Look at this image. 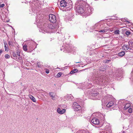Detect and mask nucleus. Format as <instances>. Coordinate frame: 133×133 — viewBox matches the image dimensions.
I'll return each instance as SVG.
<instances>
[{
    "instance_id": "obj_37",
    "label": "nucleus",
    "mask_w": 133,
    "mask_h": 133,
    "mask_svg": "<svg viewBox=\"0 0 133 133\" xmlns=\"http://www.w3.org/2000/svg\"><path fill=\"white\" fill-rule=\"evenodd\" d=\"M37 66L38 67H39V68H40V65H39L38 64V63H37Z\"/></svg>"
},
{
    "instance_id": "obj_38",
    "label": "nucleus",
    "mask_w": 133,
    "mask_h": 133,
    "mask_svg": "<svg viewBox=\"0 0 133 133\" xmlns=\"http://www.w3.org/2000/svg\"><path fill=\"white\" fill-rule=\"evenodd\" d=\"M126 22H127V23H129V22L128 21H126Z\"/></svg>"
},
{
    "instance_id": "obj_2",
    "label": "nucleus",
    "mask_w": 133,
    "mask_h": 133,
    "mask_svg": "<svg viewBox=\"0 0 133 133\" xmlns=\"http://www.w3.org/2000/svg\"><path fill=\"white\" fill-rule=\"evenodd\" d=\"M49 20L52 23H54L56 22V16L50 14L49 15Z\"/></svg>"
},
{
    "instance_id": "obj_24",
    "label": "nucleus",
    "mask_w": 133,
    "mask_h": 133,
    "mask_svg": "<svg viewBox=\"0 0 133 133\" xmlns=\"http://www.w3.org/2000/svg\"><path fill=\"white\" fill-rule=\"evenodd\" d=\"M125 34L128 36L131 34V32L129 31H127L125 32Z\"/></svg>"
},
{
    "instance_id": "obj_33",
    "label": "nucleus",
    "mask_w": 133,
    "mask_h": 133,
    "mask_svg": "<svg viewBox=\"0 0 133 133\" xmlns=\"http://www.w3.org/2000/svg\"><path fill=\"white\" fill-rule=\"evenodd\" d=\"M45 72L47 74H48L49 73V70L48 69H46L45 71Z\"/></svg>"
},
{
    "instance_id": "obj_32",
    "label": "nucleus",
    "mask_w": 133,
    "mask_h": 133,
    "mask_svg": "<svg viewBox=\"0 0 133 133\" xmlns=\"http://www.w3.org/2000/svg\"><path fill=\"white\" fill-rule=\"evenodd\" d=\"M4 6H5V4H1L0 5V6L2 8V7H4Z\"/></svg>"
},
{
    "instance_id": "obj_39",
    "label": "nucleus",
    "mask_w": 133,
    "mask_h": 133,
    "mask_svg": "<svg viewBox=\"0 0 133 133\" xmlns=\"http://www.w3.org/2000/svg\"><path fill=\"white\" fill-rule=\"evenodd\" d=\"M103 82V81H102V80H101V81H99V82Z\"/></svg>"
},
{
    "instance_id": "obj_41",
    "label": "nucleus",
    "mask_w": 133,
    "mask_h": 133,
    "mask_svg": "<svg viewBox=\"0 0 133 133\" xmlns=\"http://www.w3.org/2000/svg\"><path fill=\"white\" fill-rule=\"evenodd\" d=\"M98 79H99V80H98L99 81V80L100 79H99V78H98Z\"/></svg>"
},
{
    "instance_id": "obj_21",
    "label": "nucleus",
    "mask_w": 133,
    "mask_h": 133,
    "mask_svg": "<svg viewBox=\"0 0 133 133\" xmlns=\"http://www.w3.org/2000/svg\"><path fill=\"white\" fill-rule=\"evenodd\" d=\"M98 94V93L97 92H95L92 93L91 94V95L92 96H96Z\"/></svg>"
},
{
    "instance_id": "obj_7",
    "label": "nucleus",
    "mask_w": 133,
    "mask_h": 133,
    "mask_svg": "<svg viewBox=\"0 0 133 133\" xmlns=\"http://www.w3.org/2000/svg\"><path fill=\"white\" fill-rule=\"evenodd\" d=\"M84 11V14L87 15H90L91 13V10L89 9H88V8H85Z\"/></svg>"
},
{
    "instance_id": "obj_5",
    "label": "nucleus",
    "mask_w": 133,
    "mask_h": 133,
    "mask_svg": "<svg viewBox=\"0 0 133 133\" xmlns=\"http://www.w3.org/2000/svg\"><path fill=\"white\" fill-rule=\"evenodd\" d=\"M91 122L92 123L96 125H98L99 123V120L96 118H93L91 121Z\"/></svg>"
},
{
    "instance_id": "obj_43",
    "label": "nucleus",
    "mask_w": 133,
    "mask_h": 133,
    "mask_svg": "<svg viewBox=\"0 0 133 133\" xmlns=\"http://www.w3.org/2000/svg\"><path fill=\"white\" fill-rule=\"evenodd\" d=\"M61 50H62V49H61Z\"/></svg>"
},
{
    "instance_id": "obj_30",
    "label": "nucleus",
    "mask_w": 133,
    "mask_h": 133,
    "mask_svg": "<svg viewBox=\"0 0 133 133\" xmlns=\"http://www.w3.org/2000/svg\"><path fill=\"white\" fill-rule=\"evenodd\" d=\"M128 43L129 45H132L133 42L132 41H129L128 42Z\"/></svg>"
},
{
    "instance_id": "obj_42",
    "label": "nucleus",
    "mask_w": 133,
    "mask_h": 133,
    "mask_svg": "<svg viewBox=\"0 0 133 133\" xmlns=\"http://www.w3.org/2000/svg\"><path fill=\"white\" fill-rule=\"evenodd\" d=\"M102 116L103 117V115H102Z\"/></svg>"
},
{
    "instance_id": "obj_28",
    "label": "nucleus",
    "mask_w": 133,
    "mask_h": 133,
    "mask_svg": "<svg viewBox=\"0 0 133 133\" xmlns=\"http://www.w3.org/2000/svg\"><path fill=\"white\" fill-rule=\"evenodd\" d=\"M8 44L9 45L12 46V45L13 44V43L12 42H10V41H9V42H8Z\"/></svg>"
},
{
    "instance_id": "obj_23",
    "label": "nucleus",
    "mask_w": 133,
    "mask_h": 133,
    "mask_svg": "<svg viewBox=\"0 0 133 133\" xmlns=\"http://www.w3.org/2000/svg\"><path fill=\"white\" fill-rule=\"evenodd\" d=\"M4 57L6 59H9L10 58V55L8 54L5 55Z\"/></svg>"
},
{
    "instance_id": "obj_34",
    "label": "nucleus",
    "mask_w": 133,
    "mask_h": 133,
    "mask_svg": "<svg viewBox=\"0 0 133 133\" xmlns=\"http://www.w3.org/2000/svg\"><path fill=\"white\" fill-rule=\"evenodd\" d=\"M111 61V60H107L105 62L106 63H108L109 62Z\"/></svg>"
},
{
    "instance_id": "obj_22",
    "label": "nucleus",
    "mask_w": 133,
    "mask_h": 133,
    "mask_svg": "<svg viewBox=\"0 0 133 133\" xmlns=\"http://www.w3.org/2000/svg\"><path fill=\"white\" fill-rule=\"evenodd\" d=\"M23 50L26 51L27 50V46L26 45H24L23 46Z\"/></svg>"
},
{
    "instance_id": "obj_8",
    "label": "nucleus",
    "mask_w": 133,
    "mask_h": 133,
    "mask_svg": "<svg viewBox=\"0 0 133 133\" xmlns=\"http://www.w3.org/2000/svg\"><path fill=\"white\" fill-rule=\"evenodd\" d=\"M72 3L71 2L70 4L68 3V4H67V6L65 7L66 8L67 10H69L72 8V4H71Z\"/></svg>"
},
{
    "instance_id": "obj_3",
    "label": "nucleus",
    "mask_w": 133,
    "mask_h": 133,
    "mask_svg": "<svg viewBox=\"0 0 133 133\" xmlns=\"http://www.w3.org/2000/svg\"><path fill=\"white\" fill-rule=\"evenodd\" d=\"M74 108L75 111H80L81 107L78 103L75 102L74 103Z\"/></svg>"
},
{
    "instance_id": "obj_4",
    "label": "nucleus",
    "mask_w": 133,
    "mask_h": 133,
    "mask_svg": "<svg viewBox=\"0 0 133 133\" xmlns=\"http://www.w3.org/2000/svg\"><path fill=\"white\" fill-rule=\"evenodd\" d=\"M49 23L47 22L46 23L43 24V30L46 32H48L49 30L50 29L48 27Z\"/></svg>"
},
{
    "instance_id": "obj_10",
    "label": "nucleus",
    "mask_w": 133,
    "mask_h": 133,
    "mask_svg": "<svg viewBox=\"0 0 133 133\" xmlns=\"http://www.w3.org/2000/svg\"><path fill=\"white\" fill-rule=\"evenodd\" d=\"M48 25L49 29H54L55 28V26L54 24H52L49 23Z\"/></svg>"
},
{
    "instance_id": "obj_18",
    "label": "nucleus",
    "mask_w": 133,
    "mask_h": 133,
    "mask_svg": "<svg viewBox=\"0 0 133 133\" xmlns=\"http://www.w3.org/2000/svg\"><path fill=\"white\" fill-rule=\"evenodd\" d=\"M62 75V73L61 72H59L56 75V77L57 78H59Z\"/></svg>"
},
{
    "instance_id": "obj_31",
    "label": "nucleus",
    "mask_w": 133,
    "mask_h": 133,
    "mask_svg": "<svg viewBox=\"0 0 133 133\" xmlns=\"http://www.w3.org/2000/svg\"><path fill=\"white\" fill-rule=\"evenodd\" d=\"M12 54L13 55V56L15 57H17L16 54V53L14 52H12Z\"/></svg>"
},
{
    "instance_id": "obj_27",
    "label": "nucleus",
    "mask_w": 133,
    "mask_h": 133,
    "mask_svg": "<svg viewBox=\"0 0 133 133\" xmlns=\"http://www.w3.org/2000/svg\"><path fill=\"white\" fill-rule=\"evenodd\" d=\"M128 112L129 113H131L132 112V109L131 108H129L128 110Z\"/></svg>"
},
{
    "instance_id": "obj_26",
    "label": "nucleus",
    "mask_w": 133,
    "mask_h": 133,
    "mask_svg": "<svg viewBox=\"0 0 133 133\" xmlns=\"http://www.w3.org/2000/svg\"><path fill=\"white\" fill-rule=\"evenodd\" d=\"M61 110L60 108H58L57 109V111L58 113L60 114V111H61Z\"/></svg>"
},
{
    "instance_id": "obj_35",
    "label": "nucleus",
    "mask_w": 133,
    "mask_h": 133,
    "mask_svg": "<svg viewBox=\"0 0 133 133\" xmlns=\"http://www.w3.org/2000/svg\"><path fill=\"white\" fill-rule=\"evenodd\" d=\"M3 51L2 50H0V56L1 55V53H2Z\"/></svg>"
},
{
    "instance_id": "obj_6",
    "label": "nucleus",
    "mask_w": 133,
    "mask_h": 133,
    "mask_svg": "<svg viewBox=\"0 0 133 133\" xmlns=\"http://www.w3.org/2000/svg\"><path fill=\"white\" fill-rule=\"evenodd\" d=\"M60 5L61 7H65L68 4L67 3L65 0H62L61 1Z\"/></svg>"
},
{
    "instance_id": "obj_29",
    "label": "nucleus",
    "mask_w": 133,
    "mask_h": 133,
    "mask_svg": "<svg viewBox=\"0 0 133 133\" xmlns=\"http://www.w3.org/2000/svg\"><path fill=\"white\" fill-rule=\"evenodd\" d=\"M16 52H17V55L18 56H19L20 55L19 54L20 52H19V51L18 50H17Z\"/></svg>"
},
{
    "instance_id": "obj_11",
    "label": "nucleus",
    "mask_w": 133,
    "mask_h": 133,
    "mask_svg": "<svg viewBox=\"0 0 133 133\" xmlns=\"http://www.w3.org/2000/svg\"><path fill=\"white\" fill-rule=\"evenodd\" d=\"M108 29L106 28H104V29L102 30H101L98 31L100 33H104L107 32L108 31Z\"/></svg>"
},
{
    "instance_id": "obj_20",
    "label": "nucleus",
    "mask_w": 133,
    "mask_h": 133,
    "mask_svg": "<svg viewBox=\"0 0 133 133\" xmlns=\"http://www.w3.org/2000/svg\"><path fill=\"white\" fill-rule=\"evenodd\" d=\"M119 30H116L114 31V33L115 34H119Z\"/></svg>"
},
{
    "instance_id": "obj_36",
    "label": "nucleus",
    "mask_w": 133,
    "mask_h": 133,
    "mask_svg": "<svg viewBox=\"0 0 133 133\" xmlns=\"http://www.w3.org/2000/svg\"><path fill=\"white\" fill-rule=\"evenodd\" d=\"M18 59L19 60H21L22 59V57H18Z\"/></svg>"
},
{
    "instance_id": "obj_25",
    "label": "nucleus",
    "mask_w": 133,
    "mask_h": 133,
    "mask_svg": "<svg viewBox=\"0 0 133 133\" xmlns=\"http://www.w3.org/2000/svg\"><path fill=\"white\" fill-rule=\"evenodd\" d=\"M65 111V109H62L61 111H60V114H62L64 113Z\"/></svg>"
},
{
    "instance_id": "obj_12",
    "label": "nucleus",
    "mask_w": 133,
    "mask_h": 133,
    "mask_svg": "<svg viewBox=\"0 0 133 133\" xmlns=\"http://www.w3.org/2000/svg\"><path fill=\"white\" fill-rule=\"evenodd\" d=\"M4 45L5 51H8L9 50V48L7 42H4Z\"/></svg>"
},
{
    "instance_id": "obj_14",
    "label": "nucleus",
    "mask_w": 133,
    "mask_h": 133,
    "mask_svg": "<svg viewBox=\"0 0 133 133\" xmlns=\"http://www.w3.org/2000/svg\"><path fill=\"white\" fill-rule=\"evenodd\" d=\"M29 97L34 102H36V100L35 98L32 95H29Z\"/></svg>"
},
{
    "instance_id": "obj_15",
    "label": "nucleus",
    "mask_w": 133,
    "mask_h": 133,
    "mask_svg": "<svg viewBox=\"0 0 133 133\" xmlns=\"http://www.w3.org/2000/svg\"><path fill=\"white\" fill-rule=\"evenodd\" d=\"M125 54L124 51H122L118 53V55L120 56H123Z\"/></svg>"
},
{
    "instance_id": "obj_13",
    "label": "nucleus",
    "mask_w": 133,
    "mask_h": 133,
    "mask_svg": "<svg viewBox=\"0 0 133 133\" xmlns=\"http://www.w3.org/2000/svg\"><path fill=\"white\" fill-rule=\"evenodd\" d=\"M123 49L124 50H127L129 49V46L128 45L126 44L124 45L122 47Z\"/></svg>"
},
{
    "instance_id": "obj_1",
    "label": "nucleus",
    "mask_w": 133,
    "mask_h": 133,
    "mask_svg": "<svg viewBox=\"0 0 133 133\" xmlns=\"http://www.w3.org/2000/svg\"><path fill=\"white\" fill-rule=\"evenodd\" d=\"M85 8L82 5H78L77 8V11L78 13L81 14L84 13Z\"/></svg>"
},
{
    "instance_id": "obj_17",
    "label": "nucleus",
    "mask_w": 133,
    "mask_h": 133,
    "mask_svg": "<svg viewBox=\"0 0 133 133\" xmlns=\"http://www.w3.org/2000/svg\"><path fill=\"white\" fill-rule=\"evenodd\" d=\"M130 104L129 103L126 104L124 107V109H125V110L128 109V108H129V107L130 106Z\"/></svg>"
},
{
    "instance_id": "obj_40",
    "label": "nucleus",
    "mask_w": 133,
    "mask_h": 133,
    "mask_svg": "<svg viewBox=\"0 0 133 133\" xmlns=\"http://www.w3.org/2000/svg\"><path fill=\"white\" fill-rule=\"evenodd\" d=\"M79 62H76V63H79Z\"/></svg>"
},
{
    "instance_id": "obj_9",
    "label": "nucleus",
    "mask_w": 133,
    "mask_h": 133,
    "mask_svg": "<svg viewBox=\"0 0 133 133\" xmlns=\"http://www.w3.org/2000/svg\"><path fill=\"white\" fill-rule=\"evenodd\" d=\"M114 104V102L112 101L109 102L107 105V107L109 108L113 106Z\"/></svg>"
},
{
    "instance_id": "obj_16",
    "label": "nucleus",
    "mask_w": 133,
    "mask_h": 133,
    "mask_svg": "<svg viewBox=\"0 0 133 133\" xmlns=\"http://www.w3.org/2000/svg\"><path fill=\"white\" fill-rule=\"evenodd\" d=\"M78 71V70L77 69H74L70 72V74H71L75 73L76 72H77Z\"/></svg>"
},
{
    "instance_id": "obj_19",
    "label": "nucleus",
    "mask_w": 133,
    "mask_h": 133,
    "mask_svg": "<svg viewBox=\"0 0 133 133\" xmlns=\"http://www.w3.org/2000/svg\"><path fill=\"white\" fill-rule=\"evenodd\" d=\"M53 93L52 92H49V95L50 96V97H52V99H54L53 98L54 97L53 96Z\"/></svg>"
}]
</instances>
